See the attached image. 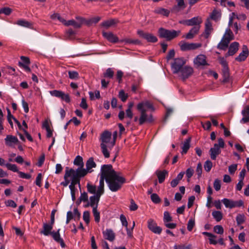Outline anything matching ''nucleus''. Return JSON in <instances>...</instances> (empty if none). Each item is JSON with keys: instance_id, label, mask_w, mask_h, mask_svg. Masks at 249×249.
Listing matches in <instances>:
<instances>
[{"instance_id": "obj_45", "label": "nucleus", "mask_w": 249, "mask_h": 249, "mask_svg": "<svg viewBox=\"0 0 249 249\" xmlns=\"http://www.w3.org/2000/svg\"><path fill=\"white\" fill-rule=\"evenodd\" d=\"M69 77L71 79H78L79 78V73L76 71H68Z\"/></svg>"}, {"instance_id": "obj_25", "label": "nucleus", "mask_w": 249, "mask_h": 249, "mask_svg": "<svg viewBox=\"0 0 249 249\" xmlns=\"http://www.w3.org/2000/svg\"><path fill=\"white\" fill-rule=\"evenodd\" d=\"M103 36L106 38L108 41L115 43L119 41L118 37L111 32H103Z\"/></svg>"}, {"instance_id": "obj_28", "label": "nucleus", "mask_w": 249, "mask_h": 249, "mask_svg": "<svg viewBox=\"0 0 249 249\" xmlns=\"http://www.w3.org/2000/svg\"><path fill=\"white\" fill-rule=\"evenodd\" d=\"M156 174L158 178L159 182L162 183L165 180V177L168 175V171L164 170L163 171L157 170Z\"/></svg>"}, {"instance_id": "obj_9", "label": "nucleus", "mask_w": 249, "mask_h": 249, "mask_svg": "<svg viewBox=\"0 0 249 249\" xmlns=\"http://www.w3.org/2000/svg\"><path fill=\"white\" fill-rule=\"evenodd\" d=\"M186 63V60L183 57L176 58L172 64L171 67L174 73H178Z\"/></svg>"}, {"instance_id": "obj_57", "label": "nucleus", "mask_w": 249, "mask_h": 249, "mask_svg": "<svg viewBox=\"0 0 249 249\" xmlns=\"http://www.w3.org/2000/svg\"><path fill=\"white\" fill-rule=\"evenodd\" d=\"M195 225V220L191 219L189 220L187 224V230L189 231H191Z\"/></svg>"}, {"instance_id": "obj_4", "label": "nucleus", "mask_w": 249, "mask_h": 249, "mask_svg": "<svg viewBox=\"0 0 249 249\" xmlns=\"http://www.w3.org/2000/svg\"><path fill=\"white\" fill-rule=\"evenodd\" d=\"M234 38L233 34L230 28L226 29L221 41L217 46V48L225 51L228 48L230 42Z\"/></svg>"}, {"instance_id": "obj_11", "label": "nucleus", "mask_w": 249, "mask_h": 249, "mask_svg": "<svg viewBox=\"0 0 249 249\" xmlns=\"http://www.w3.org/2000/svg\"><path fill=\"white\" fill-rule=\"evenodd\" d=\"M137 34L141 37L146 40L147 42L155 43L158 41L157 37L152 34L144 32L142 30H138Z\"/></svg>"}, {"instance_id": "obj_14", "label": "nucleus", "mask_w": 249, "mask_h": 249, "mask_svg": "<svg viewBox=\"0 0 249 249\" xmlns=\"http://www.w3.org/2000/svg\"><path fill=\"white\" fill-rule=\"evenodd\" d=\"M147 227L149 230L155 234H160L162 231V228L158 226L156 222L152 219L148 220Z\"/></svg>"}, {"instance_id": "obj_47", "label": "nucleus", "mask_w": 249, "mask_h": 249, "mask_svg": "<svg viewBox=\"0 0 249 249\" xmlns=\"http://www.w3.org/2000/svg\"><path fill=\"white\" fill-rule=\"evenodd\" d=\"M155 12L158 14L163 15L166 17L168 16L169 14V11L168 10L162 8H158L155 10Z\"/></svg>"}, {"instance_id": "obj_51", "label": "nucleus", "mask_w": 249, "mask_h": 249, "mask_svg": "<svg viewBox=\"0 0 249 249\" xmlns=\"http://www.w3.org/2000/svg\"><path fill=\"white\" fill-rule=\"evenodd\" d=\"M212 166H213V163H212V161H211L209 160H208L206 161H205V162L204 163V167L205 171L208 172L211 170V169L212 167Z\"/></svg>"}, {"instance_id": "obj_52", "label": "nucleus", "mask_w": 249, "mask_h": 249, "mask_svg": "<svg viewBox=\"0 0 249 249\" xmlns=\"http://www.w3.org/2000/svg\"><path fill=\"white\" fill-rule=\"evenodd\" d=\"M213 231L215 232L220 234H222L224 232L223 228L220 225H216L214 226L213 228Z\"/></svg>"}, {"instance_id": "obj_6", "label": "nucleus", "mask_w": 249, "mask_h": 249, "mask_svg": "<svg viewBox=\"0 0 249 249\" xmlns=\"http://www.w3.org/2000/svg\"><path fill=\"white\" fill-rule=\"evenodd\" d=\"M158 33L160 37L165 38L167 40H171L179 36L180 31L174 30H169L163 28H160L159 29Z\"/></svg>"}, {"instance_id": "obj_40", "label": "nucleus", "mask_w": 249, "mask_h": 249, "mask_svg": "<svg viewBox=\"0 0 249 249\" xmlns=\"http://www.w3.org/2000/svg\"><path fill=\"white\" fill-rule=\"evenodd\" d=\"M151 199L152 201L155 204H159L161 201V199L159 196L156 193H153L151 195Z\"/></svg>"}, {"instance_id": "obj_33", "label": "nucleus", "mask_w": 249, "mask_h": 249, "mask_svg": "<svg viewBox=\"0 0 249 249\" xmlns=\"http://www.w3.org/2000/svg\"><path fill=\"white\" fill-rule=\"evenodd\" d=\"M222 202L223 203L226 208H229L230 209L234 208L235 203L234 201L228 198H224L223 200H222Z\"/></svg>"}, {"instance_id": "obj_50", "label": "nucleus", "mask_w": 249, "mask_h": 249, "mask_svg": "<svg viewBox=\"0 0 249 249\" xmlns=\"http://www.w3.org/2000/svg\"><path fill=\"white\" fill-rule=\"evenodd\" d=\"M218 59L219 63L222 66V69L229 68L228 63L224 57H220Z\"/></svg>"}, {"instance_id": "obj_19", "label": "nucleus", "mask_w": 249, "mask_h": 249, "mask_svg": "<svg viewBox=\"0 0 249 249\" xmlns=\"http://www.w3.org/2000/svg\"><path fill=\"white\" fill-rule=\"evenodd\" d=\"M213 30L212 24L210 20L208 18L205 24V30L203 34H201L202 36H204L205 38H208Z\"/></svg>"}, {"instance_id": "obj_37", "label": "nucleus", "mask_w": 249, "mask_h": 249, "mask_svg": "<svg viewBox=\"0 0 249 249\" xmlns=\"http://www.w3.org/2000/svg\"><path fill=\"white\" fill-rule=\"evenodd\" d=\"M212 215L216 221H220L223 217L222 213L220 211H213L212 212Z\"/></svg>"}, {"instance_id": "obj_49", "label": "nucleus", "mask_w": 249, "mask_h": 249, "mask_svg": "<svg viewBox=\"0 0 249 249\" xmlns=\"http://www.w3.org/2000/svg\"><path fill=\"white\" fill-rule=\"evenodd\" d=\"M51 18L53 19H57L59 21H60L62 23H64L65 21V19L62 18L59 14L55 13L51 15Z\"/></svg>"}, {"instance_id": "obj_63", "label": "nucleus", "mask_w": 249, "mask_h": 249, "mask_svg": "<svg viewBox=\"0 0 249 249\" xmlns=\"http://www.w3.org/2000/svg\"><path fill=\"white\" fill-rule=\"evenodd\" d=\"M130 210L131 211H134L137 210L138 207V205L135 203V201L133 199H131L130 200Z\"/></svg>"}, {"instance_id": "obj_39", "label": "nucleus", "mask_w": 249, "mask_h": 249, "mask_svg": "<svg viewBox=\"0 0 249 249\" xmlns=\"http://www.w3.org/2000/svg\"><path fill=\"white\" fill-rule=\"evenodd\" d=\"M114 74L113 70L111 68H108L104 73V77L110 79L113 77Z\"/></svg>"}, {"instance_id": "obj_41", "label": "nucleus", "mask_w": 249, "mask_h": 249, "mask_svg": "<svg viewBox=\"0 0 249 249\" xmlns=\"http://www.w3.org/2000/svg\"><path fill=\"white\" fill-rule=\"evenodd\" d=\"M220 13L217 10H214L211 14L210 18L214 20H218L220 17Z\"/></svg>"}, {"instance_id": "obj_26", "label": "nucleus", "mask_w": 249, "mask_h": 249, "mask_svg": "<svg viewBox=\"0 0 249 249\" xmlns=\"http://www.w3.org/2000/svg\"><path fill=\"white\" fill-rule=\"evenodd\" d=\"M199 30V26H194L186 35L185 38L188 39H192L196 35L198 34Z\"/></svg>"}, {"instance_id": "obj_59", "label": "nucleus", "mask_w": 249, "mask_h": 249, "mask_svg": "<svg viewBox=\"0 0 249 249\" xmlns=\"http://www.w3.org/2000/svg\"><path fill=\"white\" fill-rule=\"evenodd\" d=\"M5 205L7 207L16 208L17 205L14 201L12 200H8L5 202Z\"/></svg>"}, {"instance_id": "obj_38", "label": "nucleus", "mask_w": 249, "mask_h": 249, "mask_svg": "<svg viewBox=\"0 0 249 249\" xmlns=\"http://www.w3.org/2000/svg\"><path fill=\"white\" fill-rule=\"evenodd\" d=\"M92 213L94 217L95 221L97 223L99 222L100 220V212L97 210V208H92Z\"/></svg>"}, {"instance_id": "obj_53", "label": "nucleus", "mask_w": 249, "mask_h": 249, "mask_svg": "<svg viewBox=\"0 0 249 249\" xmlns=\"http://www.w3.org/2000/svg\"><path fill=\"white\" fill-rule=\"evenodd\" d=\"M213 187L214 189L218 191L221 188V181L218 179H216L213 182Z\"/></svg>"}, {"instance_id": "obj_29", "label": "nucleus", "mask_w": 249, "mask_h": 249, "mask_svg": "<svg viewBox=\"0 0 249 249\" xmlns=\"http://www.w3.org/2000/svg\"><path fill=\"white\" fill-rule=\"evenodd\" d=\"M5 144L8 146H11L12 143H17L18 141V138L12 135H8L5 139Z\"/></svg>"}, {"instance_id": "obj_21", "label": "nucleus", "mask_w": 249, "mask_h": 249, "mask_svg": "<svg viewBox=\"0 0 249 249\" xmlns=\"http://www.w3.org/2000/svg\"><path fill=\"white\" fill-rule=\"evenodd\" d=\"M20 59L21 62L19 61L18 62L19 66L22 67L26 71L30 72L31 69L28 66L30 63L29 58L26 56H21Z\"/></svg>"}, {"instance_id": "obj_44", "label": "nucleus", "mask_w": 249, "mask_h": 249, "mask_svg": "<svg viewBox=\"0 0 249 249\" xmlns=\"http://www.w3.org/2000/svg\"><path fill=\"white\" fill-rule=\"evenodd\" d=\"M236 220L238 225H241L244 223L245 216L244 214H238L236 217Z\"/></svg>"}, {"instance_id": "obj_36", "label": "nucleus", "mask_w": 249, "mask_h": 249, "mask_svg": "<svg viewBox=\"0 0 249 249\" xmlns=\"http://www.w3.org/2000/svg\"><path fill=\"white\" fill-rule=\"evenodd\" d=\"M64 24L66 26H73L75 28H80V23H77L76 21L73 19L69 20L68 21H66L64 22Z\"/></svg>"}, {"instance_id": "obj_2", "label": "nucleus", "mask_w": 249, "mask_h": 249, "mask_svg": "<svg viewBox=\"0 0 249 249\" xmlns=\"http://www.w3.org/2000/svg\"><path fill=\"white\" fill-rule=\"evenodd\" d=\"M87 188L89 193L94 195L89 197L90 206L92 208H97L100 197L104 193L103 187L102 185H99L97 188L95 185L88 183L87 185Z\"/></svg>"}, {"instance_id": "obj_32", "label": "nucleus", "mask_w": 249, "mask_h": 249, "mask_svg": "<svg viewBox=\"0 0 249 249\" xmlns=\"http://www.w3.org/2000/svg\"><path fill=\"white\" fill-rule=\"evenodd\" d=\"M118 22V20L116 19H110L105 21L102 23V26L108 28Z\"/></svg>"}, {"instance_id": "obj_12", "label": "nucleus", "mask_w": 249, "mask_h": 249, "mask_svg": "<svg viewBox=\"0 0 249 249\" xmlns=\"http://www.w3.org/2000/svg\"><path fill=\"white\" fill-rule=\"evenodd\" d=\"M202 22V18L199 17H194L190 19L180 21L179 23L186 24L187 26H199L200 28V24Z\"/></svg>"}, {"instance_id": "obj_62", "label": "nucleus", "mask_w": 249, "mask_h": 249, "mask_svg": "<svg viewBox=\"0 0 249 249\" xmlns=\"http://www.w3.org/2000/svg\"><path fill=\"white\" fill-rule=\"evenodd\" d=\"M194 173V171L192 168H189L187 169L186 171V175L188 178V181H189V178L192 177Z\"/></svg>"}, {"instance_id": "obj_23", "label": "nucleus", "mask_w": 249, "mask_h": 249, "mask_svg": "<svg viewBox=\"0 0 249 249\" xmlns=\"http://www.w3.org/2000/svg\"><path fill=\"white\" fill-rule=\"evenodd\" d=\"M137 108L138 110L144 109L146 110V111L148 109H154L152 104L149 101H145L139 103L137 105Z\"/></svg>"}, {"instance_id": "obj_27", "label": "nucleus", "mask_w": 249, "mask_h": 249, "mask_svg": "<svg viewBox=\"0 0 249 249\" xmlns=\"http://www.w3.org/2000/svg\"><path fill=\"white\" fill-rule=\"evenodd\" d=\"M104 238L110 241H112L115 239V234L111 229H107L103 232Z\"/></svg>"}, {"instance_id": "obj_55", "label": "nucleus", "mask_w": 249, "mask_h": 249, "mask_svg": "<svg viewBox=\"0 0 249 249\" xmlns=\"http://www.w3.org/2000/svg\"><path fill=\"white\" fill-rule=\"evenodd\" d=\"M83 219L87 224H89L90 221V213L89 211H85L83 213Z\"/></svg>"}, {"instance_id": "obj_30", "label": "nucleus", "mask_w": 249, "mask_h": 249, "mask_svg": "<svg viewBox=\"0 0 249 249\" xmlns=\"http://www.w3.org/2000/svg\"><path fill=\"white\" fill-rule=\"evenodd\" d=\"M191 141V138L189 137L184 142L183 146L182 147V151L181 152L182 155H184L188 152V150L190 147V142Z\"/></svg>"}, {"instance_id": "obj_35", "label": "nucleus", "mask_w": 249, "mask_h": 249, "mask_svg": "<svg viewBox=\"0 0 249 249\" xmlns=\"http://www.w3.org/2000/svg\"><path fill=\"white\" fill-rule=\"evenodd\" d=\"M73 163L74 165L79 166V168H83L84 162L82 157L80 156H76L74 160Z\"/></svg>"}, {"instance_id": "obj_18", "label": "nucleus", "mask_w": 249, "mask_h": 249, "mask_svg": "<svg viewBox=\"0 0 249 249\" xmlns=\"http://www.w3.org/2000/svg\"><path fill=\"white\" fill-rule=\"evenodd\" d=\"M179 71L181 72L182 78L183 80H185L193 74L194 70L192 67L186 66L183 67Z\"/></svg>"}, {"instance_id": "obj_3", "label": "nucleus", "mask_w": 249, "mask_h": 249, "mask_svg": "<svg viewBox=\"0 0 249 249\" xmlns=\"http://www.w3.org/2000/svg\"><path fill=\"white\" fill-rule=\"evenodd\" d=\"M53 225L51 223H44L43 224L42 230L40 231L41 234L45 236L51 235L53 239L57 243H60L61 247H65V244L62 238H61L60 235V229H58L56 231H52L53 228Z\"/></svg>"}, {"instance_id": "obj_16", "label": "nucleus", "mask_w": 249, "mask_h": 249, "mask_svg": "<svg viewBox=\"0 0 249 249\" xmlns=\"http://www.w3.org/2000/svg\"><path fill=\"white\" fill-rule=\"evenodd\" d=\"M180 49L182 51L195 50L201 46V44L196 43H189L187 42H180L179 44Z\"/></svg>"}, {"instance_id": "obj_60", "label": "nucleus", "mask_w": 249, "mask_h": 249, "mask_svg": "<svg viewBox=\"0 0 249 249\" xmlns=\"http://www.w3.org/2000/svg\"><path fill=\"white\" fill-rule=\"evenodd\" d=\"M0 12H2L6 15H9L12 12V9L9 7H4L0 9Z\"/></svg>"}, {"instance_id": "obj_58", "label": "nucleus", "mask_w": 249, "mask_h": 249, "mask_svg": "<svg viewBox=\"0 0 249 249\" xmlns=\"http://www.w3.org/2000/svg\"><path fill=\"white\" fill-rule=\"evenodd\" d=\"M237 168V164H233L229 167V172L231 174H233Z\"/></svg>"}, {"instance_id": "obj_54", "label": "nucleus", "mask_w": 249, "mask_h": 249, "mask_svg": "<svg viewBox=\"0 0 249 249\" xmlns=\"http://www.w3.org/2000/svg\"><path fill=\"white\" fill-rule=\"evenodd\" d=\"M80 202H88V196L86 192H84L81 193L80 196L79 198Z\"/></svg>"}, {"instance_id": "obj_15", "label": "nucleus", "mask_w": 249, "mask_h": 249, "mask_svg": "<svg viewBox=\"0 0 249 249\" xmlns=\"http://www.w3.org/2000/svg\"><path fill=\"white\" fill-rule=\"evenodd\" d=\"M206 56L204 54H199L194 59L193 62L197 67L208 65L206 60Z\"/></svg>"}, {"instance_id": "obj_31", "label": "nucleus", "mask_w": 249, "mask_h": 249, "mask_svg": "<svg viewBox=\"0 0 249 249\" xmlns=\"http://www.w3.org/2000/svg\"><path fill=\"white\" fill-rule=\"evenodd\" d=\"M223 80L222 82L226 83L229 82L230 80V70L229 68L222 70Z\"/></svg>"}, {"instance_id": "obj_5", "label": "nucleus", "mask_w": 249, "mask_h": 249, "mask_svg": "<svg viewBox=\"0 0 249 249\" xmlns=\"http://www.w3.org/2000/svg\"><path fill=\"white\" fill-rule=\"evenodd\" d=\"M86 169L83 168H78L75 170L77 173V175L81 178L86 176L88 173H91L92 170L91 169L92 168H95L96 166V164L94 161V159L92 157L90 158L86 163Z\"/></svg>"}, {"instance_id": "obj_1", "label": "nucleus", "mask_w": 249, "mask_h": 249, "mask_svg": "<svg viewBox=\"0 0 249 249\" xmlns=\"http://www.w3.org/2000/svg\"><path fill=\"white\" fill-rule=\"evenodd\" d=\"M106 180L108 188L112 192L120 190L125 179L120 175V173L115 171L110 164H105L102 166L99 185H102L104 190V180Z\"/></svg>"}, {"instance_id": "obj_48", "label": "nucleus", "mask_w": 249, "mask_h": 249, "mask_svg": "<svg viewBox=\"0 0 249 249\" xmlns=\"http://www.w3.org/2000/svg\"><path fill=\"white\" fill-rule=\"evenodd\" d=\"M172 220V218L171 216L170 213L166 211L164 213L163 215V221L164 223H166L168 222L171 221Z\"/></svg>"}, {"instance_id": "obj_64", "label": "nucleus", "mask_w": 249, "mask_h": 249, "mask_svg": "<svg viewBox=\"0 0 249 249\" xmlns=\"http://www.w3.org/2000/svg\"><path fill=\"white\" fill-rule=\"evenodd\" d=\"M175 249H190V246H185L184 245H175L174 246Z\"/></svg>"}, {"instance_id": "obj_20", "label": "nucleus", "mask_w": 249, "mask_h": 249, "mask_svg": "<svg viewBox=\"0 0 249 249\" xmlns=\"http://www.w3.org/2000/svg\"><path fill=\"white\" fill-rule=\"evenodd\" d=\"M239 44L237 42L231 43L229 47L228 52L225 54V57L233 55L239 49Z\"/></svg>"}, {"instance_id": "obj_56", "label": "nucleus", "mask_w": 249, "mask_h": 249, "mask_svg": "<svg viewBox=\"0 0 249 249\" xmlns=\"http://www.w3.org/2000/svg\"><path fill=\"white\" fill-rule=\"evenodd\" d=\"M117 137V132L114 131L113 134V141L111 142L110 144L108 146L109 149H111L115 144L116 140Z\"/></svg>"}, {"instance_id": "obj_7", "label": "nucleus", "mask_w": 249, "mask_h": 249, "mask_svg": "<svg viewBox=\"0 0 249 249\" xmlns=\"http://www.w3.org/2000/svg\"><path fill=\"white\" fill-rule=\"evenodd\" d=\"M77 178L78 179L80 180L81 178L77 175V173L75 170L72 168H69L68 167L66 168L65 173L64 176L65 181L61 183V185L63 186H67L70 182V180L69 178H71V182L73 179L74 178Z\"/></svg>"}, {"instance_id": "obj_17", "label": "nucleus", "mask_w": 249, "mask_h": 249, "mask_svg": "<svg viewBox=\"0 0 249 249\" xmlns=\"http://www.w3.org/2000/svg\"><path fill=\"white\" fill-rule=\"evenodd\" d=\"M78 184L79 187H80V180L78 179L77 178L74 177L73 179L69 185V188L71 190V195L72 200L74 201L75 200V193L76 191L75 185Z\"/></svg>"}, {"instance_id": "obj_24", "label": "nucleus", "mask_w": 249, "mask_h": 249, "mask_svg": "<svg viewBox=\"0 0 249 249\" xmlns=\"http://www.w3.org/2000/svg\"><path fill=\"white\" fill-rule=\"evenodd\" d=\"M111 139V133L107 130L104 131L101 135V143L106 144L109 142Z\"/></svg>"}, {"instance_id": "obj_13", "label": "nucleus", "mask_w": 249, "mask_h": 249, "mask_svg": "<svg viewBox=\"0 0 249 249\" xmlns=\"http://www.w3.org/2000/svg\"><path fill=\"white\" fill-rule=\"evenodd\" d=\"M138 110L141 113V116L139 119V123L140 125L143 124L146 122L151 123L153 121L152 115H148L146 114V110L140 109Z\"/></svg>"}, {"instance_id": "obj_61", "label": "nucleus", "mask_w": 249, "mask_h": 249, "mask_svg": "<svg viewBox=\"0 0 249 249\" xmlns=\"http://www.w3.org/2000/svg\"><path fill=\"white\" fill-rule=\"evenodd\" d=\"M42 176L41 173L38 174L36 180V184L38 187L41 186V180H42Z\"/></svg>"}, {"instance_id": "obj_22", "label": "nucleus", "mask_w": 249, "mask_h": 249, "mask_svg": "<svg viewBox=\"0 0 249 249\" xmlns=\"http://www.w3.org/2000/svg\"><path fill=\"white\" fill-rule=\"evenodd\" d=\"M242 49V52L235 59L238 62L245 61L249 54V51L246 45H243Z\"/></svg>"}, {"instance_id": "obj_46", "label": "nucleus", "mask_w": 249, "mask_h": 249, "mask_svg": "<svg viewBox=\"0 0 249 249\" xmlns=\"http://www.w3.org/2000/svg\"><path fill=\"white\" fill-rule=\"evenodd\" d=\"M5 166L7 167V168L11 171H12L14 172H19L18 170V167L16 164H13L11 163H6Z\"/></svg>"}, {"instance_id": "obj_34", "label": "nucleus", "mask_w": 249, "mask_h": 249, "mask_svg": "<svg viewBox=\"0 0 249 249\" xmlns=\"http://www.w3.org/2000/svg\"><path fill=\"white\" fill-rule=\"evenodd\" d=\"M102 152L105 158H108L110 154L109 151L107 150V144L101 143L100 144Z\"/></svg>"}, {"instance_id": "obj_42", "label": "nucleus", "mask_w": 249, "mask_h": 249, "mask_svg": "<svg viewBox=\"0 0 249 249\" xmlns=\"http://www.w3.org/2000/svg\"><path fill=\"white\" fill-rule=\"evenodd\" d=\"M16 23L18 25L25 27H30L31 25V24L29 22L24 19L18 20L17 21Z\"/></svg>"}, {"instance_id": "obj_8", "label": "nucleus", "mask_w": 249, "mask_h": 249, "mask_svg": "<svg viewBox=\"0 0 249 249\" xmlns=\"http://www.w3.org/2000/svg\"><path fill=\"white\" fill-rule=\"evenodd\" d=\"M218 143H215L213 147H212L210 150V154L211 158L213 160H215L216 157L221 153L220 148H224L225 146V142L223 139L220 138L218 139Z\"/></svg>"}, {"instance_id": "obj_10", "label": "nucleus", "mask_w": 249, "mask_h": 249, "mask_svg": "<svg viewBox=\"0 0 249 249\" xmlns=\"http://www.w3.org/2000/svg\"><path fill=\"white\" fill-rule=\"evenodd\" d=\"M49 92L52 96L59 98L66 103H69L71 102V98L68 93H65L63 91L58 90H51Z\"/></svg>"}, {"instance_id": "obj_43", "label": "nucleus", "mask_w": 249, "mask_h": 249, "mask_svg": "<svg viewBox=\"0 0 249 249\" xmlns=\"http://www.w3.org/2000/svg\"><path fill=\"white\" fill-rule=\"evenodd\" d=\"M118 96L122 102H124L128 98V94L125 93L123 90H121L119 91Z\"/></svg>"}]
</instances>
